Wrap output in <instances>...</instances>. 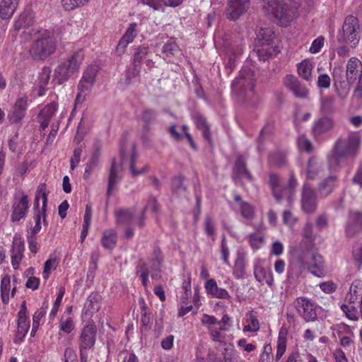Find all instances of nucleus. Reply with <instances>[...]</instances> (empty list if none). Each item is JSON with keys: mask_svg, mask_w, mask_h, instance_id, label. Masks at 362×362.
Instances as JSON below:
<instances>
[{"mask_svg": "<svg viewBox=\"0 0 362 362\" xmlns=\"http://www.w3.org/2000/svg\"><path fill=\"white\" fill-rule=\"evenodd\" d=\"M352 257L356 264L360 268L362 267V242L353 246Z\"/></svg>", "mask_w": 362, "mask_h": 362, "instance_id": "62", "label": "nucleus"}, {"mask_svg": "<svg viewBox=\"0 0 362 362\" xmlns=\"http://www.w3.org/2000/svg\"><path fill=\"white\" fill-rule=\"evenodd\" d=\"M65 293V288L64 287H61L59 288V293L57 294V298L53 304L52 308L51 310V312L49 313V317L50 319L54 318L59 310V308L62 303V298L64 297Z\"/></svg>", "mask_w": 362, "mask_h": 362, "instance_id": "60", "label": "nucleus"}, {"mask_svg": "<svg viewBox=\"0 0 362 362\" xmlns=\"http://www.w3.org/2000/svg\"><path fill=\"white\" fill-rule=\"evenodd\" d=\"M284 83L295 97L298 98H306L308 97L309 90L296 76L289 74L286 75L284 78Z\"/></svg>", "mask_w": 362, "mask_h": 362, "instance_id": "12", "label": "nucleus"}, {"mask_svg": "<svg viewBox=\"0 0 362 362\" xmlns=\"http://www.w3.org/2000/svg\"><path fill=\"white\" fill-rule=\"evenodd\" d=\"M97 73L98 69L95 66H88L84 71L78 83V89L81 90V91L89 90L95 83Z\"/></svg>", "mask_w": 362, "mask_h": 362, "instance_id": "22", "label": "nucleus"}, {"mask_svg": "<svg viewBox=\"0 0 362 362\" xmlns=\"http://www.w3.org/2000/svg\"><path fill=\"white\" fill-rule=\"evenodd\" d=\"M225 331L218 327H208L209 334L213 341L223 343L226 339Z\"/></svg>", "mask_w": 362, "mask_h": 362, "instance_id": "51", "label": "nucleus"}, {"mask_svg": "<svg viewBox=\"0 0 362 362\" xmlns=\"http://www.w3.org/2000/svg\"><path fill=\"white\" fill-rule=\"evenodd\" d=\"M314 244L302 240L298 247L294 251V256L298 262L302 265L308 264V259L313 248Z\"/></svg>", "mask_w": 362, "mask_h": 362, "instance_id": "24", "label": "nucleus"}, {"mask_svg": "<svg viewBox=\"0 0 362 362\" xmlns=\"http://www.w3.org/2000/svg\"><path fill=\"white\" fill-rule=\"evenodd\" d=\"M279 178L276 174L270 173L269 175V185L272 189L273 196L277 202H280L284 199L283 187H280Z\"/></svg>", "mask_w": 362, "mask_h": 362, "instance_id": "37", "label": "nucleus"}, {"mask_svg": "<svg viewBox=\"0 0 362 362\" xmlns=\"http://www.w3.org/2000/svg\"><path fill=\"white\" fill-rule=\"evenodd\" d=\"M35 41L30 45L29 54L34 60H44L55 52L57 40L54 32L38 30Z\"/></svg>", "mask_w": 362, "mask_h": 362, "instance_id": "4", "label": "nucleus"}, {"mask_svg": "<svg viewBox=\"0 0 362 362\" xmlns=\"http://www.w3.org/2000/svg\"><path fill=\"white\" fill-rule=\"evenodd\" d=\"M192 118L197 129L202 131L204 139L210 144H211V136L210 126L206 122V118L199 112H196L192 115Z\"/></svg>", "mask_w": 362, "mask_h": 362, "instance_id": "27", "label": "nucleus"}, {"mask_svg": "<svg viewBox=\"0 0 362 362\" xmlns=\"http://www.w3.org/2000/svg\"><path fill=\"white\" fill-rule=\"evenodd\" d=\"M322 168L321 163L319 162L316 156H311L307 163L306 176L309 180L315 179L320 173L322 171Z\"/></svg>", "mask_w": 362, "mask_h": 362, "instance_id": "36", "label": "nucleus"}, {"mask_svg": "<svg viewBox=\"0 0 362 362\" xmlns=\"http://www.w3.org/2000/svg\"><path fill=\"white\" fill-rule=\"evenodd\" d=\"M11 288V279L5 275L1 281V293L3 303L7 304L9 301V291Z\"/></svg>", "mask_w": 362, "mask_h": 362, "instance_id": "48", "label": "nucleus"}, {"mask_svg": "<svg viewBox=\"0 0 362 362\" xmlns=\"http://www.w3.org/2000/svg\"><path fill=\"white\" fill-rule=\"evenodd\" d=\"M135 214L134 208L119 209L115 211L116 223L118 225L131 226Z\"/></svg>", "mask_w": 362, "mask_h": 362, "instance_id": "29", "label": "nucleus"}, {"mask_svg": "<svg viewBox=\"0 0 362 362\" xmlns=\"http://www.w3.org/2000/svg\"><path fill=\"white\" fill-rule=\"evenodd\" d=\"M30 328V320L28 318L18 319V327L14 341L19 343L23 341L28 331Z\"/></svg>", "mask_w": 362, "mask_h": 362, "instance_id": "42", "label": "nucleus"}, {"mask_svg": "<svg viewBox=\"0 0 362 362\" xmlns=\"http://www.w3.org/2000/svg\"><path fill=\"white\" fill-rule=\"evenodd\" d=\"M233 274L236 279H241L245 275V256L243 252H238L233 269Z\"/></svg>", "mask_w": 362, "mask_h": 362, "instance_id": "35", "label": "nucleus"}, {"mask_svg": "<svg viewBox=\"0 0 362 362\" xmlns=\"http://www.w3.org/2000/svg\"><path fill=\"white\" fill-rule=\"evenodd\" d=\"M334 127V121L328 117H322L316 120L313 126V134L315 138H319L330 131Z\"/></svg>", "mask_w": 362, "mask_h": 362, "instance_id": "26", "label": "nucleus"}, {"mask_svg": "<svg viewBox=\"0 0 362 362\" xmlns=\"http://www.w3.org/2000/svg\"><path fill=\"white\" fill-rule=\"evenodd\" d=\"M355 303H346L341 305V309L346 317L351 320L356 321L361 317L360 311L354 305Z\"/></svg>", "mask_w": 362, "mask_h": 362, "instance_id": "45", "label": "nucleus"}, {"mask_svg": "<svg viewBox=\"0 0 362 362\" xmlns=\"http://www.w3.org/2000/svg\"><path fill=\"white\" fill-rule=\"evenodd\" d=\"M265 14L286 27L296 17L298 6L291 0H263Z\"/></svg>", "mask_w": 362, "mask_h": 362, "instance_id": "2", "label": "nucleus"}, {"mask_svg": "<svg viewBox=\"0 0 362 362\" xmlns=\"http://www.w3.org/2000/svg\"><path fill=\"white\" fill-rule=\"evenodd\" d=\"M74 327L75 324L71 317H68L66 319L63 317L60 319L59 325V331L66 334H70L74 330Z\"/></svg>", "mask_w": 362, "mask_h": 362, "instance_id": "55", "label": "nucleus"}, {"mask_svg": "<svg viewBox=\"0 0 362 362\" xmlns=\"http://www.w3.org/2000/svg\"><path fill=\"white\" fill-rule=\"evenodd\" d=\"M133 64L134 67L140 66L143 59L149 53V47L147 45H141L134 47Z\"/></svg>", "mask_w": 362, "mask_h": 362, "instance_id": "43", "label": "nucleus"}, {"mask_svg": "<svg viewBox=\"0 0 362 362\" xmlns=\"http://www.w3.org/2000/svg\"><path fill=\"white\" fill-rule=\"evenodd\" d=\"M312 262L308 264V269L314 276L320 277L325 271V262L322 255L318 253L311 255Z\"/></svg>", "mask_w": 362, "mask_h": 362, "instance_id": "32", "label": "nucleus"}, {"mask_svg": "<svg viewBox=\"0 0 362 362\" xmlns=\"http://www.w3.org/2000/svg\"><path fill=\"white\" fill-rule=\"evenodd\" d=\"M253 72L249 70H242L240 72L238 78H235L233 84L240 85V86H245V83L248 81V86L250 90H253L255 88V83L253 81Z\"/></svg>", "mask_w": 362, "mask_h": 362, "instance_id": "41", "label": "nucleus"}, {"mask_svg": "<svg viewBox=\"0 0 362 362\" xmlns=\"http://www.w3.org/2000/svg\"><path fill=\"white\" fill-rule=\"evenodd\" d=\"M48 193L46 184L41 183L35 193L33 204L34 214H37V212L47 211Z\"/></svg>", "mask_w": 362, "mask_h": 362, "instance_id": "18", "label": "nucleus"}, {"mask_svg": "<svg viewBox=\"0 0 362 362\" xmlns=\"http://www.w3.org/2000/svg\"><path fill=\"white\" fill-rule=\"evenodd\" d=\"M338 187V177L335 175H329L320 182L317 189L321 197H327Z\"/></svg>", "mask_w": 362, "mask_h": 362, "instance_id": "25", "label": "nucleus"}, {"mask_svg": "<svg viewBox=\"0 0 362 362\" xmlns=\"http://www.w3.org/2000/svg\"><path fill=\"white\" fill-rule=\"evenodd\" d=\"M275 52V49L271 45H257L256 53L261 61L269 59Z\"/></svg>", "mask_w": 362, "mask_h": 362, "instance_id": "47", "label": "nucleus"}, {"mask_svg": "<svg viewBox=\"0 0 362 362\" xmlns=\"http://www.w3.org/2000/svg\"><path fill=\"white\" fill-rule=\"evenodd\" d=\"M233 177L236 180H253V176L247 168L246 161L243 156H238L233 167Z\"/></svg>", "mask_w": 362, "mask_h": 362, "instance_id": "17", "label": "nucleus"}, {"mask_svg": "<svg viewBox=\"0 0 362 362\" xmlns=\"http://www.w3.org/2000/svg\"><path fill=\"white\" fill-rule=\"evenodd\" d=\"M161 51L164 55L163 59L168 62H172L173 58L180 52L179 46L174 38H170L163 45Z\"/></svg>", "mask_w": 362, "mask_h": 362, "instance_id": "31", "label": "nucleus"}, {"mask_svg": "<svg viewBox=\"0 0 362 362\" xmlns=\"http://www.w3.org/2000/svg\"><path fill=\"white\" fill-rule=\"evenodd\" d=\"M139 32V30H138L137 23H131L124 35L119 40L117 45L114 51L115 54L119 57L123 55L125 53L128 45L133 42Z\"/></svg>", "mask_w": 362, "mask_h": 362, "instance_id": "10", "label": "nucleus"}, {"mask_svg": "<svg viewBox=\"0 0 362 362\" xmlns=\"http://www.w3.org/2000/svg\"><path fill=\"white\" fill-rule=\"evenodd\" d=\"M117 241V235L115 230L109 229L103 232L101 244L105 248L110 250L113 249L116 246Z\"/></svg>", "mask_w": 362, "mask_h": 362, "instance_id": "39", "label": "nucleus"}, {"mask_svg": "<svg viewBox=\"0 0 362 362\" xmlns=\"http://www.w3.org/2000/svg\"><path fill=\"white\" fill-rule=\"evenodd\" d=\"M241 216L247 221H252L255 216V208L248 202H242L239 207Z\"/></svg>", "mask_w": 362, "mask_h": 362, "instance_id": "52", "label": "nucleus"}, {"mask_svg": "<svg viewBox=\"0 0 362 362\" xmlns=\"http://www.w3.org/2000/svg\"><path fill=\"white\" fill-rule=\"evenodd\" d=\"M361 40V26L358 18L352 15L346 17L341 30L337 35V40L355 48Z\"/></svg>", "mask_w": 362, "mask_h": 362, "instance_id": "5", "label": "nucleus"}, {"mask_svg": "<svg viewBox=\"0 0 362 362\" xmlns=\"http://www.w3.org/2000/svg\"><path fill=\"white\" fill-rule=\"evenodd\" d=\"M51 69L48 66H44L40 73L39 86L40 89L45 88L50 79Z\"/></svg>", "mask_w": 362, "mask_h": 362, "instance_id": "58", "label": "nucleus"}, {"mask_svg": "<svg viewBox=\"0 0 362 362\" xmlns=\"http://www.w3.org/2000/svg\"><path fill=\"white\" fill-rule=\"evenodd\" d=\"M57 110V103L55 101L50 102L40 110L37 117L40 123V129L45 130L49 125L50 119Z\"/></svg>", "mask_w": 362, "mask_h": 362, "instance_id": "19", "label": "nucleus"}, {"mask_svg": "<svg viewBox=\"0 0 362 362\" xmlns=\"http://www.w3.org/2000/svg\"><path fill=\"white\" fill-rule=\"evenodd\" d=\"M97 327L93 321L88 322L81 329L78 337L80 362H88V351L96 342Z\"/></svg>", "mask_w": 362, "mask_h": 362, "instance_id": "6", "label": "nucleus"}, {"mask_svg": "<svg viewBox=\"0 0 362 362\" xmlns=\"http://www.w3.org/2000/svg\"><path fill=\"white\" fill-rule=\"evenodd\" d=\"M274 32L270 27L260 28L257 34V45H272Z\"/></svg>", "mask_w": 362, "mask_h": 362, "instance_id": "38", "label": "nucleus"}, {"mask_svg": "<svg viewBox=\"0 0 362 362\" xmlns=\"http://www.w3.org/2000/svg\"><path fill=\"white\" fill-rule=\"evenodd\" d=\"M33 16L30 10L23 11L18 19L15 21L14 27L16 30L24 28L25 30L22 32L21 37L25 41L32 39L33 35H37L38 30H36L30 26L33 23Z\"/></svg>", "mask_w": 362, "mask_h": 362, "instance_id": "8", "label": "nucleus"}, {"mask_svg": "<svg viewBox=\"0 0 362 362\" xmlns=\"http://www.w3.org/2000/svg\"><path fill=\"white\" fill-rule=\"evenodd\" d=\"M362 299V282L360 280H355L349 288L345 301L346 303H356Z\"/></svg>", "mask_w": 362, "mask_h": 362, "instance_id": "33", "label": "nucleus"}, {"mask_svg": "<svg viewBox=\"0 0 362 362\" xmlns=\"http://www.w3.org/2000/svg\"><path fill=\"white\" fill-rule=\"evenodd\" d=\"M28 108V97L22 96L16 99L10 110L8 117L11 123H18L25 117Z\"/></svg>", "mask_w": 362, "mask_h": 362, "instance_id": "13", "label": "nucleus"}, {"mask_svg": "<svg viewBox=\"0 0 362 362\" xmlns=\"http://www.w3.org/2000/svg\"><path fill=\"white\" fill-rule=\"evenodd\" d=\"M18 5V0H2L0 4V17L9 19Z\"/></svg>", "mask_w": 362, "mask_h": 362, "instance_id": "34", "label": "nucleus"}, {"mask_svg": "<svg viewBox=\"0 0 362 362\" xmlns=\"http://www.w3.org/2000/svg\"><path fill=\"white\" fill-rule=\"evenodd\" d=\"M259 329V322L257 317L252 314L250 315L248 319V324L243 328V332H255Z\"/></svg>", "mask_w": 362, "mask_h": 362, "instance_id": "63", "label": "nucleus"}, {"mask_svg": "<svg viewBox=\"0 0 362 362\" xmlns=\"http://www.w3.org/2000/svg\"><path fill=\"white\" fill-rule=\"evenodd\" d=\"M185 177L182 175L175 177L172 180V190L174 193L180 194L185 192L186 187L184 185L183 182Z\"/></svg>", "mask_w": 362, "mask_h": 362, "instance_id": "57", "label": "nucleus"}, {"mask_svg": "<svg viewBox=\"0 0 362 362\" xmlns=\"http://www.w3.org/2000/svg\"><path fill=\"white\" fill-rule=\"evenodd\" d=\"M254 275L257 281L262 282L265 281L269 282L267 272L266 269L260 264H256L254 266Z\"/></svg>", "mask_w": 362, "mask_h": 362, "instance_id": "61", "label": "nucleus"}, {"mask_svg": "<svg viewBox=\"0 0 362 362\" xmlns=\"http://www.w3.org/2000/svg\"><path fill=\"white\" fill-rule=\"evenodd\" d=\"M101 296L98 293H91L87 298L83 310L86 315H93L97 313L101 306Z\"/></svg>", "mask_w": 362, "mask_h": 362, "instance_id": "30", "label": "nucleus"}, {"mask_svg": "<svg viewBox=\"0 0 362 362\" xmlns=\"http://www.w3.org/2000/svg\"><path fill=\"white\" fill-rule=\"evenodd\" d=\"M45 313L46 311L42 308L36 310L34 313L33 317V327L30 333L32 337L35 336V334L40 326V320L45 315Z\"/></svg>", "mask_w": 362, "mask_h": 362, "instance_id": "59", "label": "nucleus"}, {"mask_svg": "<svg viewBox=\"0 0 362 362\" xmlns=\"http://www.w3.org/2000/svg\"><path fill=\"white\" fill-rule=\"evenodd\" d=\"M346 233L349 237H353L362 233V213L358 211H351L346 226Z\"/></svg>", "mask_w": 362, "mask_h": 362, "instance_id": "15", "label": "nucleus"}, {"mask_svg": "<svg viewBox=\"0 0 362 362\" xmlns=\"http://www.w3.org/2000/svg\"><path fill=\"white\" fill-rule=\"evenodd\" d=\"M24 240L21 237H18L16 235L13 237L11 249V265L14 269L16 270L19 268L20 263L24 257Z\"/></svg>", "mask_w": 362, "mask_h": 362, "instance_id": "14", "label": "nucleus"}, {"mask_svg": "<svg viewBox=\"0 0 362 362\" xmlns=\"http://www.w3.org/2000/svg\"><path fill=\"white\" fill-rule=\"evenodd\" d=\"M132 156L130 160V171L134 177L143 174L147 169L148 167L146 165L143 167L140 170H136L135 168L136 161L137 158V153L136 151V146L134 144H131Z\"/></svg>", "mask_w": 362, "mask_h": 362, "instance_id": "50", "label": "nucleus"}, {"mask_svg": "<svg viewBox=\"0 0 362 362\" xmlns=\"http://www.w3.org/2000/svg\"><path fill=\"white\" fill-rule=\"evenodd\" d=\"M222 355L223 362L241 361L240 354L234 349L233 344H230L228 346L225 348Z\"/></svg>", "mask_w": 362, "mask_h": 362, "instance_id": "46", "label": "nucleus"}, {"mask_svg": "<svg viewBox=\"0 0 362 362\" xmlns=\"http://www.w3.org/2000/svg\"><path fill=\"white\" fill-rule=\"evenodd\" d=\"M204 288L207 294L211 296L213 298L228 300L231 299V296L225 288H219L214 279H208L204 284Z\"/></svg>", "mask_w": 362, "mask_h": 362, "instance_id": "23", "label": "nucleus"}, {"mask_svg": "<svg viewBox=\"0 0 362 362\" xmlns=\"http://www.w3.org/2000/svg\"><path fill=\"white\" fill-rule=\"evenodd\" d=\"M294 307L299 315L307 322L317 320V304L305 297H298L293 302Z\"/></svg>", "mask_w": 362, "mask_h": 362, "instance_id": "7", "label": "nucleus"}, {"mask_svg": "<svg viewBox=\"0 0 362 362\" xmlns=\"http://www.w3.org/2000/svg\"><path fill=\"white\" fill-rule=\"evenodd\" d=\"M298 74L305 79L309 81L311 78V64L308 62H303L298 66Z\"/></svg>", "mask_w": 362, "mask_h": 362, "instance_id": "56", "label": "nucleus"}, {"mask_svg": "<svg viewBox=\"0 0 362 362\" xmlns=\"http://www.w3.org/2000/svg\"><path fill=\"white\" fill-rule=\"evenodd\" d=\"M301 207L307 214L313 213L317 208V195L311 185L304 182L300 193Z\"/></svg>", "mask_w": 362, "mask_h": 362, "instance_id": "9", "label": "nucleus"}, {"mask_svg": "<svg viewBox=\"0 0 362 362\" xmlns=\"http://www.w3.org/2000/svg\"><path fill=\"white\" fill-rule=\"evenodd\" d=\"M29 209L28 197L23 194L18 202L13 205L11 220L12 222H18L25 218Z\"/></svg>", "mask_w": 362, "mask_h": 362, "instance_id": "21", "label": "nucleus"}, {"mask_svg": "<svg viewBox=\"0 0 362 362\" xmlns=\"http://www.w3.org/2000/svg\"><path fill=\"white\" fill-rule=\"evenodd\" d=\"M362 78V63L356 57H351L346 64V78L349 83H354Z\"/></svg>", "mask_w": 362, "mask_h": 362, "instance_id": "20", "label": "nucleus"}, {"mask_svg": "<svg viewBox=\"0 0 362 362\" xmlns=\"http://www.w3.org/2000/svg\"><path fill=\"white\" fill-rule=\"evenodd\" d=\"M272 348L268 344L264 345L262 353L260 355L259 362H273Z\"/></svg>", "mask_w": 362, "mask_h": 362, "instance_id": "64", "label": "nucleus"}, {"mask_svg": "<svg viewBox=\"0 0 362 362\" xmlns=\"http://www.w3.org/2000/svg\"><path fill=\"white\" fill-rule=\"evenodd\" d=\"M336 98L333 95H329L322 99L320 111L325 115L333 114L336 112Z\"/></svg>", "mask_w": 362, "mask_h": 362, "instance_id": "44", "label": "nucleus"}, {"mask_svg": "<svg viewBox=\"0 0 362 362\" xmlns=\"http://www.w3.org/2000/svg\"><path fill=\"white\" fill-rule=\"evenodd\" d=\"M287 332L283 329H281L279 332L277 345H276V353L275 356L276 361H279L286 350L287 344Z\"/></svg>", "mask_w": 362, "mask_h": 362, "instance_id": "40", "label": "nucleus"}, {"mask_svg": "<svg viewBox=\"0 0 362 362\" xmlns=\"http://www.w3.org/2000/svg\"><path fill=\"white\" fill-rule=\"evenodd\" d=\"M84 56L83 50L79 49L68 55L64 61L60 62L54 71L52 82L61 85L77 74Z\"/></svg>", "mask_w": 362, "mask_h": 362, "instance_id": "3", "label": "nucleus"}, {"mask_svg": "<svg viewBox=\"0 0 362 362\" xmlns=\"http://www.w3.org/2000/svg\"><path fill=\"white\" fill-rule=\"evenodd\" d=\"M250 0H228L226 16L230 21H235L247 11Z\"/></svg>", "mask_w": 362, "mask_h": 362, "instance_id": "11", "label": "nucleus"}, {"mask_svg": "<svg viewBox=\"0 0 362 362\" xmlns=\"http://www.w3.org/2000/svg\"><path fill=\"white\" fill-rule=\"evenodd\" d=\"M359 145L360 139L356 134H350L346 137L339 138L332 153L327 156L329 168L337 170L346 165L349 158L353 160L356 156Z\"/></svg>", "mask_w": 362, "mask_h": 362, "instance_id": "1", "label": "nucleus"}, {"mask_svg": "<svg viewBox=\"0 0 362 362\" xmlns=\"http://www.w3.org/2000/svg\"><path fill=\"white\" fill-rule=\"evenodd\" d=\"M269 163L272 166L281 167L286 163V157L283 152H274L269 156Z\"/></svg>", "mask_w": 362, "mask_h": 362, "instance_id": "49", "label": "nucleus"}, {"mask_svg": "<svg viewBox=\"0 0 362 362\" xmlns=\"http://www.w3.org/2000/svg\"><path fill=\"white\" fill-rule=\"evenodd\" d=\"M57 258L52 255L45 261L42 272L43 279L49 278L51 271L57 267Z\"/></svg>", "mask_w": 362, "mask_h": 362, "instance_id": "54", "label": "nucleus"}, {"mask_svg": "<svg viewBox=\"0 0 362 362\" xmlns=\"http://www.w3.org/2000/svg\"><path fill=\"white\" fill-rule=\"evenodd\" d=\"M101 141L99 140L95 141L93 144V150L90 158L86 164L83 174V178L85 180H88L94 170L98 167L101 155Z\"/></svg>", "mask_w": 362, "mask_h": 362, "instance_id": "16", "label": "nucleus"}, {"mask_svg": "<svg viewBox=\"0 0 362 362\" xmlns=\"http://www.w3.org/2000/svg\"><path fill=\"white\" fill-rule=\"evenodd\" d=\"M121 170V167L116 163V161L114 159L112 162L108 177L107 189V196L108 198L111 196L114 187L122 179V175H120Z\"/></svg>", "mask_w": 362, "mask_h": 362, "instance_id": "28", "label": "nucleus"}, {"mask_svg": "<svg viewBox=\"0 0 362 362\" xmlns=\"http://www.w3.org/2000/svg\"><path fill=\"white\" fill-rule=\"evenodd\" d=\"M298 182L294 176L293 172H291L289 175V179L286 187H283L284 197L286 194H288V201H291V197L293 194L295 188L298 186Z\"/></svg>", "mask_w": 362, "mask_h": 362, "instance_id": "53", "label": "nucleus"}]
</instances>
